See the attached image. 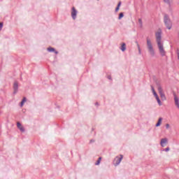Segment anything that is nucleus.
Masks as SVG:
<instances>
[{
	"label": "nucleus",
	"mask_w": 179,
	"mask_h": 179,
	"mask_svg": "<svg viewBox=\"0 0 179 179\" xmlns=\"http://www.w3.org/2000/svg\"><path fill=\"white\" fill-rule=\"evenodd\" d=\"M155 37L159 55H161L162 57H164L166 55V51L164 50V44L162 43V31H158L157 32H156Z\"/></svg>",
	"instance_id": "1"
},
{
	"label": "nucleus",
	"mask_w": 179,
	"mask_h": 179,
	"mask_svg": "<svg viewBox=\"0 0 179 179\" xmlns=\"http://www.w3.org/2000/svg\"><path fill=\"white\" fill-rule=\"evenodd\" d=\"M146 45L148 54H150L152 57H154L155 55H156V52L155 51L152 40L149 38H146Z\"/></svg>",
	"instance_id": "2"
},
{
	"label": "nucleus",
	"mask_w": 179,
	"mask_h": 179,
	"mask_svg": "<svg viewBox=\"0 0 179 179\" xmlns=\"http://www.w3.org/2000/svg\"><path fill=\"white\" fill-rule=\"evenodd\" d=\"M164 23H165V25L167 28L168 30H171L172 28V22L170 20V18L169 17V16L167 15H165V16H164Z\"/></svg>",
	"instance_id": "3"
},
{
	"label": "nucleus",
	"mask_w": 179,
	"mask_h": 179,
	"mask_svg": "<svg viewBox=\"0 0 179 179\" xmlns=\"http://www.w3.org/2000/svg\"><path fill=\"white\" fill-rule=\"evenodd\" d=\"M158 92H159V96L162 99V101H165L167 99L166 98L164 90H162L161 86L158 87Z\"/></svg>",
	"instance_id": "4"
},
{
	"label": "nucleus",
	"mask_w": 179,
	"mask_h": 179,
	"mask_svg": "<svg viewBox=\"0 0 179 179\" xmlns=\"http://www.w3.org/2000/svg\"><path fill=\"white\" fill-rule=\"evenodd\" d=\"M123 159V155H120V157L117 156L115 159V164L117 166L120 164Z\"/></svg>",
	"instance_id": "5"
},
{
	"label": "nucleus",
	"mask_w": 179,
	"mask_h": 179,
	"mask_svg": "<svg viewBox=\"0 0 179 179\" xmlns=\"http://www.w3.org/2000/svg\"><path fill=\"white\" fill-rule=\"evenodd\" d=\"M18 87L19 85L17 81L14 82L13 83V94H15L16 93L18 92Z\"/></svg>",
	"instance_id": "6"
},
{
	"label": "nucleus",
	"mask_w": 179,
	"mask_h": 179,
	"mask_svg": "<svg viewBox=\"0 0 179 179\" xmlns=\"http://www.w3.org/2000/svg\"><path fill=\"white\" fill-rule=\"evenodd\" d=\"M173 97H174L175 105H176L177 108H179V97L177 96L176 94H173Z\"/></svg>",
	"instance_id": "7"
},
{
	"label": "nucleus",
	"mask_w": 179,
	"mask_h": 179,
	"mask_svg": "<svg viewBox=\"0 0 179 179\" xmlns=\"http://www.w3.org/2000/svg\"><path fill=\"white\" fill-rule=\"evenodd\" d=\"M77 15V11L74 7L73 8V10H71V17H73V20L76 19Z\"/></svg>",
	"instance_id": "8"
},
{
	"label": "nucleus",
	"mask_w": 179,
	"mask_h": 179,
	"mask_svg": "<svg viewBox=\"0 0 179 179\" xmlns=\"http://www.w3.org/2000/svg\"><path fill=\"white\" fill-rule=\"evenodd\" d=\"M152 94H154V96H155V99H156V101H157L158 104H159V106H162L161 100H160V99H159V96H158L157 92H152Z\"/></svg>",
	"instance_id": "9"
},
{
	"label": "nucleus",
	"mask_w": 179,
	"mask_h": 179,
	"mask_svg": "<svg viewBox=\"0 0 179 179\" xmlns=\"http://www.w3.org/2000/svg\"><path fill=\"white\" fill-rule=\"evenodd\" d=\"M17 127L18 129L20 130L21 132L24 131V129L23 126L19 122H17Z\"/></svg>",
	"instance_id": "10"
},
{
	"label": "nucleus",
	"mask_w": 179,
	"mask_h": 179,
	"mask_svg": "<svg viewBox=\"0 0 179 179\" xmlns=\"http://www.w3.org/2000/svg\"><path fill=\"white\" fill-rule=\"evenodd\" d=\"M168 143V139L167 138H162L161 140V146L164 147L165 144Z\"/></svg>",
	"instance_id": "11"
},
{
	"label": "nucleus",
	"mask_w": 179,
	"mask_h": 179,
	"mask_svg": "<svg viewBox=\"0 0 179 179\" xmlns=\"http://www.w3.org/2000/svg\"><path fill=\"white\" fill-rule=\"evenodd\" d=\"M162 122V117H159V120H158V122H157V123L156 125H155V127H160Z\"/></svg>",
	"instance_id": "12"
},
{
	"label": "nucleus",
	"mask_w": 179,
	"mask_h": 179,
	"mask_svg": "<svg viewBox=\"0 0 179 179\" xmlns=\"http://www.w3.org/2000/svg\"><path fill=\"white\" fill-rule=\"evenodd\" d=\"M120 50H121V51H123V52L126 50V44L125 43H122Z\"/></svg>",
	"instance_id": "13"
},
{
	"label": "nucleus",
	"mask_w": 179,
	"mask_h": 179,
	"mask_svg": "<svg viewBox=\"0 0 179 179\" xmlns=\"http://www.w3.org/2000/svg\"><path fill=\"white\" fill-rule=\"evenodd\" d=\"M26 101H27V99H26V97H24L23 99L21 101L20 106L22 107L24 103H26Z\"/></svg>",
	"instance_id": "14"
},
{
	"label": "nucleus",
	"mask_w": 179,
	"mask_h": 179,
	"mask_svg": "<svg viewBox=\"0 0 179 179\" xmlns=\"http://www.w3.org/2000/svg\"><path fill=\"white\" fill-rule=\"evenodd\" d=\"M48 51H50V52H55V53L56 55L58 54V52H57V51H55V49H54L53 48H48Z\"/></svg>",
	"instance_id": "15"
},
{
	"label": "nucleus",
	"mask_w": 179,
	"mask_h": 179,
	"mask_svg": "<svg viewBox=\"0 0 179 179\" xmlns=\"http://www.w3.org/2000/svg\"><path fill=\"white\" fill-rule=\"evenodd\" d=\"M138 24H139V27H140L141 28H142V27H143V21H142V19H141V18L138 19Z\"/></svg>",
	"instance_id": "16"
},
{
	"label": "nucleus",
	"mask_w": 179,
	"mask_h": 179,
	"mask_svg": "<svg viewBox=\"0 0 179 179\" xmlns=\"http://www.w3.org/2000/svg\"><path fill=\"white\" fill-rule=\"evenodd\" d=\"M121 5H122V2H119V3H117V6L115 8L116 11H118L120 10V7H121Z\"/></svg>",
	"instance_id": "17"
},
{
	"label": "nucleus",
	"mask_w": 179,
	"mask_h": 179,
	"mask_svg": "<svg viewBox=\"0 0 179 179\" xmlns=\"http://www.w3.org/2000/svg\"><path fill=\"white\" fill-rule=\"evenodd\" d=\"M101 158L99 157V159H98L96 163V165H99L100 164V162H101Z\"/></svg>",
	"instance_id": "18"
},
{
	"label": "nucleus",
	"mask_w": 179,
	"mask_h": 179,
	"mask_svg": "<svg viewBox=\"0 0 179 179\" xmlns=\"http://www.w3.org/2000/svg\"><path fill=\"white\" fill-rule=\"evenodd\" d=\"M123 17H124L123 13H120V15H119V20H121Z\"/></svg>",
	"instance_id": "19"
},
{
	"label": "nucleus",
	"mask_w": 179,
	"mask_h": 179,
	"mask_svg": "<svg viewBox=\"0 0 179 179\" xmlns=\"http://www.w3.org/2000/svg\"><path fill=\"white\" fill-rule=\"evenodd\" d=\"M3 27V22H0V31H1V30H2Z\"/></svg>",
	"instance_id": "20"
},
{
	"label": "nucleus",
	"mask_w": 179,
	"mask_h": 179,
	"mask_svg": "<svg viewBox=\"0 0 179 179\" xmlns=\"http://www.w3.org/2000/svg\"><path fill=\"white\" fill-rule=\"evenodd\" d=\"M137 48H138L139 53H141V47L139 46L138 44H137Z\"/></svg>",
	"instance_id": "21"
},
{
	"label": "nucleus",
	"mask_w": 179,
	"mask_h": 179,
	"mask_svg": "<svg viewBox=\"0 0 179 179\" xmlns=\"http://www.w3.org/2000/svg\"><path fill=\"white\" fill-rule=\"evenodd\" d=\"M166 129H169V127H170V124H166Z\"/></svg>",
	"instance_id": "22"
},
{
	"label": "nucleus",
	"mask_w": 179,
	"mask_h": 179,
	"mask_svg": "<svg viewBox=\"0 0 179 179\" xmlns=\"http://www.w3.org/2000/svg\"><path fill=\"white\" fill-rule=\"evenodd\" d=\"M177 56H178V59L179 60V50H177Z\"/></svg>",
	"instance_id": "23"
},
{
	"label": "nucleus",
	"mask_w": 179,
	"mask_h": 179,
	"mask_svg": "<svg viewBox=\"0 0 179 179\" xmlns=\"http://www.w3.org/2000/svg\"><path fill=\"white\" fill-rule=\"evenodd\" d=\"M151 89H152V92H156L153 87H151Z\"/></svg>",
	"instance_id": "24"
},
{
	"label": "nucleus",
	"mask_w": 179,
	"mask_h": 179,
	"mask_svg": "<svg viewBox=\"0 0 179 179\" xmlns=\"http://www.w3.org/2000/svg\"><path fill=\"white\" fill-rule=\"evenodd\" d=\"M151 89H152V92H156L153 87H151Z\"/></svg>",
	"instance_id": "25"
},
{
	"label": "nucleus",
	"mask_w": 179,
	"mask_h": 179,
	"mask_svg": "<svg viewBox=\"0 0 179 179\" xmlns=\"http://www.w3.org/2000/svg\"><path fill=\"white\" fill-rule=\"evenodd\" d=\"M169 148H166V149H165V152H169Z\"/></svg>",
	"instance_id": "26"
},
{
	"label": "nucleus",
	"mask_w": 179,
	"mask_h": 179,
	"mask_svg": "<svg viewBox=\"0 0 179 179\" xmlns=\"http://www.w3.org/2000/svg\"><path fill=\"white\" fill-rule=\"evenodd\" d=\"M164 1H165L166 3H169L170 0H164Z\"/></svg>",
	"instance_id": "27"
},
{
	"label": "nucleus",
	"mask_w": 179,
	"mask_h": 179,
	"mask_svg": "<svg viewBox=\"0 0 179 179\" xmlns=\"http://www.w3.org/2000/svg\"><path fill=\"white\" fill-rule=\"evenodd\" d=\"M178 39H179V32H178Z\"/></svg>",
	"instance_id": "28"
}]
</instances>
